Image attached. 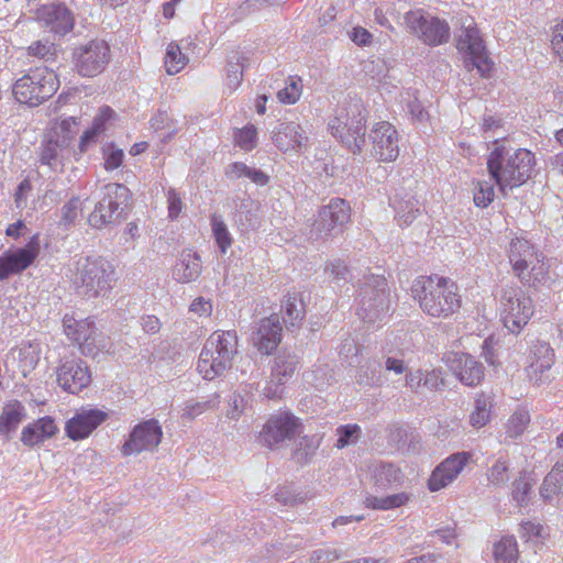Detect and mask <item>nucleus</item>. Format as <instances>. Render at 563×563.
Listing matches in <instances>:
<instances>
[{
  "label": "nucleus",
  "instance_id": "nucleus-43",
  "mask_svg": "<svg viewBox=\"0 0 563 563\" xmlns=\"http://www.w3.org/2000/svg\"><path fill=\"white\" fill-rule=\"evenodd\" d=\"M211 230L221 253L225 254L233 240L223 219L216 213L211 216Z\"/></svg>",
  "mask_w": 563,
  "mask_h": 563
},
{
  "label": "nucleus",
  "instance_id": "nucleus-62",
  "mask_svg": "<svg viewBox=\"0 0 563 563\" xmlns=\"http://www.w3.org/2000/svg\"><path fill=\"white\" fill-rule=\"evenodd\" d=\"M166 197L168 203V217L170 219H176L183 209L181 198L174 188L168 189Z\"/></svg>",
  "mask_w": 563,
  "mask_h": 563
},
{
  "label": "nucleus",
  "instance_id": "nucleus-24",
  "mask_svg": "<svg viewBox=\"0 0 563 563\" xmlns=\"http://www.w3.org/2000/svg\"><path fill=\"white\" fill-rule=\"evenodd\" d=\"M107 419V413L99 409L81 408L66 423L65 431L71 440L87 438Z\"/></svg>",
  "mask_w": 563,
  "mask_h": 563
},
{
  "label": "nucleus",
  "instance_id": "nucleus-6",
  "mask_svg": "<svg viewBox=\"0 0 563 563\" xmlns=\"http://www.w3.org/2000/svg\"><path fill=\"white\" fill-rule=\"evenodd\" d=\"M365 109L358 100H352L336 110L329 123L331 134L339 139L353 154L365 144Z\"/></svg>",
  "mask_w": 563,
  "mask_h": 563
},
{
  "label": "nucleus",
  "instance_id": "nucleus-64",
  "mask_svg": "<svg viewBox=\"0 0 563 563\" xmlns=\"http://www.w3.org/2000/svg\"><path fill=\"white\" fill-rule=\"evenodd\" d=\"M551 45L554 54L563 62V20L553 29Z\"/></svg>",
  "mask_w": 563,
  "mask_h": 563
},
{
  "label": "nucleus",
  "instance_id": "nucleus-8",
  "mask_svg": "<svg viewBox=\"0 0 563 563\" xmlns=\"http://www.w3.org/2000/svg\"><path fill=\"white\" fill-rule=\"evenodd\" d=\"M57 75L47 67H36L19 78L12 92L20 103L36 107L51 98L58 89Z\"/></svg>",
  "mask_w": 563,
  "mask_h": 563
},
{
  "label": "nucleus",
  "instance_id": "nucleus-56",
  "mask_svg": "<svg viewBox=\"0 0 563 563\" xmlns=\"http://www.w3.org/2000/svg\"><path fill=\"white\" fill-rule=\"evenodd\" d=\"M60 223L64 225L73 224L81 212V201L78 197L71 198L62 207Z\"/></svg>",
  "mask_w": 563,
  "mask_h": 563
},
{
  "label": "nucleus",
  "instance_id": "nucleus-61",
  "mask_svg": "<svg viewBox=\"0 0 563 563\" xmlns=\"http://www.w3.org/2000/svg\"><path fill=\"white\" fill-rule=\"evenodd\" d=\"M214 406L213 401H188L184 408L183 417L188 419H195L197 416L201 415L208 409H211Z\"/></svg>",
  "mask_w": 563,
  "mask_h": 563
},
{
  "label": "nucleus",
  "instance_id": "nucleus-55",
  "mask_svg": "<svg viewBox=\"0 0 563 563\" xmlns=\"http://www.w3.org/2000/svg\"><path fill=\"white\" fill-rule=\"evenodd\" d=\"M494 186L489 181H478L474 190V203L485 208L494 200Z\"/></svg>",
  "mask_w": 563,
  "mask_h": 563
},
{
  "label": "nucleus",
  "instance_id": "nucleus-5",
  "mask_svg": "<svg viewBox=\"0 0 563 563\" xmlns=\"http://www.w3.org/2000/svg\"><path fill=\"white\" fill-rule=\"evenodd\" d=\"M356 313L366 323L383 321L390 309L387 280L384 276L371 274L358 286Z\"/></svg>",
  "mask_w": 563,
  "mask_h": 563
},
{
  "label": "nucleus",
  "instance_id": "nucleus-59",
  "mask_svg": "<svg viewBox=\"0 0 563 563\" xmlns=\"http://www.w3.org/2000/svg\"><path fill=\"white\" fill-rule=\"evenodd\" d=\"M29 55L51 59L56 52L55 45L49 42L37 41L27 47Z\"/></svg>",
  "mask_w": 563,
  "mask_h": 563
},
{
  "label": "nucleus",
  "instance_id": "nucleus-31",
  "mask_svg": "<svg viewBox=\"0 0 563 563\" xmlns=\"http://www.w3.org/2000/svg\"><path fill=\"white\" fill-rule=\"evenodd\" d=\"M369 472L375 486L382 489L400 484L404 477L401 470L389 462L374 463Z\"/></svg>",
  "mask_w": 563,
  "mask_h": 563
},
{
  "label": "nucleus",
  "instance_id": "nucleus-36",
  "mask_svg": "<svg viewBox=\"0 0 563 563\" xmlns=\"http://www.w3.org/2000/svg\"><path fill=\"white\" fill-rule=\"evenodd\" d=\"M284 322L289 325H297L305 316L303 301L296 294L288 295L282 306Z\"/></svg>",
  "mask_w": 563,
  "mask_h": 563
},
{
  "label": "nucleus",
  "instance_id": "nucleus-21",
  "mask_svg": "<svg viewBox=\"0 0 563 563\" xmlns=\"http://www.w3.org/2000/svg\"><path fill=\"white\" fill-rule=\"evenodd\" d=\"M471 460V453L457 452L446 457L432 472L428 479V488L438 492L451 484L463 471Z\"/></svg>",
  "mask_w": 563,
  "mask_h": 563
},
{
  "label": "nucleus",
  "instance_id": "nucleus-35",
  "mask_svg": "<svg viewBox=\"0 0 563 563\" xmlns=\"http://www.w3.org/2000/svg\"><path fill=\"white\" fill-rule=\"evenodd\" d=\"M563 494V463H556L543 479L540 488L541 497L550 501L554 496Z\"/></svg>",
  "mask_w": 563,
  "mask_h": 563
},
{
  "label": "nucleus",
  "instance_id": "nucleus-9",
  "mask_svg": "<svg viewBox=\"0 0 563 563\" xmlns=\"http://www.w3.org/2000/svg\"><path fill=\"white\" fill-rule=\"evenodd\" d=\"M456 25V48L464 53L466 66L471 69L476 68L481 76H487L492 69L493 63L489 59L484 41L476 27L472 16L461 15Z\"/></svg>",
  "mask_w": 563,
  "mask_h": 563
},
{
  "label": "nucleus",
  "instance_id": "nucleus-27",
  "mask_svg": "<svg viewBox=\"0 0 563 563\" xmlns=\"http://www.w3.org/2000/svg\"><path fill=\"white\" fill-rule=\"evenodd\" d=\"M69 155V145L65 140H58L48 135L41 146L40 162L54 172H62Z\"/></svg>",
  "mask_w": 563,
  "mask_h": 563
},
{
  "label": "nucleus",
  "instance_id": "nucleus-38",
  "mask_svg": "<svg viewBox=\"0 0 563 563\" xmlns=\"http://www.w3.org/2000/svg\"><path fill=\"white\" fill-rule=\"evenodd\" d=\"M495 563H517L518 548L514 537H503L494 545Z\"/></svg>",
  "mask_w": 563,
  "mask_h": 563
},
{
  "label": "nucleus",
  "instance_id": "nucleus-29",
  "mask_svg": "<svg viewBox=\"0 0 563 563\" xmlns=\"http://www.w3.org/2000/svg\"><path fill=\"white\" fill-rule=\"evenodd\" d=\"M537 255L534 246L526 239L515 238L509 243L508 257L517 276H522Z\"/></svg>",
  "mask_w": 563,
  "mask_h": 563
},
{
  "label": "nucleus",
  "instance_id": "nucleus-47",
  "mask_svg": "<svg viewBox=\"0 0 563 563\" xmlns=\"http://www.w3.org/2000/svg\"><path fill=\"white\" fill-rule=\"evenodd\" d=\"M75 117L63 119L60 122L54 124L48 135L58 140H65L67 144L70 145L77 133Z\"/></svg>",
  "mask_w": 563,
  "mask_h": 563
},
{
  "label": "nucleus",
  "instance_id": "nucleus-10",
  "mask_svg": "<svg viewBox=\"0 0 563 563\" xmlns=\"http://www.w3.org/2000/svg\"><path fill=\"white\" fill-rule=\"evenodd\" d=\"M407 30L430 46L441 45L450 38V26L445 20L412 10L405 14Z\"/></svg>",
  "mask_w": 563,
  "mask_h": 563
},
{
  "label": "nucleus",
  "instance_id": "nucleus-20",
  "mask_svg": "<svg viewBox=\"0 0 563 563\" xmlns=\"http://www.w3.org/2000/svg\"><path fill=\"white\" fill-rule=\"evenodd\" d=\"M36 20L43 27L58 35H65L74 27V16L63 3L41 5L36 10Z\"/></svg>",
  "mask_w": 563,
  "mask_h": 563
},
{
  "label": "nucleus",
  "instance_id": "nucleus-58",
  "mask_svg": "<svg viewBox=\"0 0 563 563\" xmlns=\"http://www.w3.org/2000/svg\"><path fill=\"white\" fill-rule=\"evenodd\" d=\"M520 538L528 541H534L544 538V528L540 523L526 521L520 525Z\"/></svg>",
  "mask_w": 563,
  "mask_h": 563
},
{
  "label": "nucleus",
  "instance_id": "nucleus-42",
  "mask_svg": "<svg viewBox=\"0 0 563 563\" xmlns=\"http://www.w3.org/2000/svg\"><path fill=\"white\" fill-rule=\"evenodd\" d=\"M321 435L312 434L301 437L298 441L295 457L298 462L307 463L316 454L321 443Z\"/></svg>",
  "mask_w": 563,
  "mask_h": 563
},
{
  "label": "nucleus",
  "instance_id": "nucleus-37",
  "mask_svg": "<svg viewBox=\"0 0 563 563\" xmlns=\"http://www.w3.org/2000/svg\"><path fill=\"white\" fill-rule=\"evenodd\" d=\"M393 206L401 225H409L420 213V205L413 197L407 199H395Z\"/></svg>",
  "mask_w": 563,
  "mask_h": 563
},
{
  "label": "nucleus",
  "instance_id": "nucleus-40",
  "mask_svg": "<svg viewBox=\"0 0 563 563\" xmlns=\"http://www.w3.org/2000/svg\"><path fill=\"white\" fill-rule=\"evenodd\" d=\"M518 277L522 283L538 287L548 283L549 272L543 261L539 258V255H537V260L529 265V268L522 273V276Z\"/></svg>",
  "mask_w": 563,
  "mask_h": 563
},
{
  "label": "nucleus",
  "instance_id": "nucleus-39",
  "mask_svg": "<svg viewBox=\"0 0 563 563\" xmlns=\"http://www.w3.org/2000/svg\"><path fill=\"white\" fill-rule=\"evenodd\" d=\"M343 224H334L331 220L324 221L318 216L310 228L309 239L318 241L335 238L343 232Z\"/></svg>",
  "mask_w": 563,
  "mask_h": 563
},
{
  "label": "nucleus",
  "instance_id": "nucleus-13",
  "mask_svg": "<svg viewBox=\"0 0 563 563\" xmlns=\"http://www.w3.org/2000/svg\"><path fill=\"white\" fill-rule=\"evenodd\" d=\"M162 427L155 419L146 420L134 427L129 439L122 445V454L133 455L142 452H153L161 443Z\"/></svg>",
  "mask_w": 563,
  "mask_h": 563
},
{
  "label": "nucleus",
  "instance_id": "nucleus-22",
  "mask_svg": "<svg viewBox=\"0 0 563 563\" xmlns=\"http://www.w3.org/2000/svg\"><path fill=\"white\" fill-rule=\"evenodd\" d=\"M38 253L40 242L37 236H33L25 247L18 249L1 256L0 280L26 269L34 262Z\"/></svg>",
  "mask_w": 563,
  "mask_h": 563
},
{
  "label": "nucleus",
  "instance_id": "nucleus-57",
  "mask_svg": "<svg viewBox=\"0 0 563 563\" xmlns=\"http://www.w3.org/2000/svg\"><path fill=\"white\" fill-rule=\"evenodd\" d=\"M123 157V151L115 147L113 144H108L103 147L104 168L107 170H114L120 167Z\"/></svg>",
  "mask_w": 563,
  "mask_h": 563
},
{
  "label": "nucleus",
  "instance_id": "nucleus-34",
  "mask_svg": "<svg viewBox=\"0 0 563 563\" xmlns=\"http://www.w3.org/2000/svg\"><path fill=\"white\" fill-rule=\"evenodd\" d=\"M297 357L295 355H278L272 367V383L285 385L295 374L297 368Z\"/></svg>",
  "mask_w": 563,
  "mask_h": 563
},
{
  "label": "nucleus",
  "instance_id": "nucleus-11",
  "mask_svg": "<svg viewBox=\"0 0 563 563\" xmlns=\"http://www.w3.org/2000/svg\"><path fill=\"white\" fill-rule=\"evenodd\" d=\"M500 305L504 325L512 333L519 332L533 314L531 298L518 287L505 288Z\"/></svg>",
  "mask_w": 563,
  "mask_h": 563
},
{
  "label": "nucleus",
  "instance_id": "nucleus-14",
  "mask_svg": "<svg viewBox=\"0 0 563 563\" xmlns=\"http://www.w3.org/2000/svg\"><path fill=\"white\" fill-rule=\"evenodd\" d=\"M300 428L299 420L289 412H280L272 416L261 431V440L264 445L273 449L291 440Z\"/></svg>",
  "mask_w": 563,
  "mask_h": 563
},
{
  "label": "nucleus",
  "instance_id": "nucleus-54",
  "mask_svg": "<svg viewBox=\"0 0 563 563\" xmlns=\"http://www.w3.org/2000/svg\"><path fill=\"white\" fill-rule=\"evenodd\" d=\"M356 382L363 386L378 385L379 376L377 375L376 363L368 361L360 366L356 374Z\"/></svg>",
  "mask_w": 563,
  "mask_h": 563
},
{
  "label": "nucleus",
  "instance_id": "nucleus-2",
  "mask_svg": "<svg viewBox=\"0 0 563 563\" xmlns=\"http://www.w3.org/2000/svg\"><path fill=\"white\" fill-rule=\"evenodd\" d=\"M411 294L422 311L434 318H448L461 308L457 287L443 277L419 276L411 285Z\"/></svg>",
  "mask_w": 563,
  "mask_h": 563
},
{
  "label": "nucleus",
  "instance_id": "nucleus-7",
  "mask_svg": "<svg viewBox=\"0 0 563 563\" xmlns=\"http://www.w3.org/2000/svg\"><path fill=\"white\" fill-rule=\"evenodd\" d=\"M131 198L130 189L122 184L111 183L100 188L99 200L89 214V224L96 229L119 223L125 218Z\"/></svg>",
  "mask_w": 563,
  "mask_h": 563
},
{
  "label": "nucleus",
  "instance_id": "nucleus-32",
  "mask_svg": "<svg viewBox=\"0 0 563 563\" xmlns=\"http://www.w3.org/2000/svg\"><path fill=\"white\" fill-rule=\"evenodd\" d=\"M318 216L324 221L345 225L350 221L351 208L344 199L333 198L319 210Z\"/></svg>",
  "mask_w": 563,
  "mask_h": 563
},
{
  "label": "nucleus",
  "instance_id": "nucleus-60",
  "mask_svg": "<svg viewBox=\"0 0 563 563\" xmlns=\"http://www.w3.org/2000/svg\"><path fill=\"white\" fill-rule=\"evenodd\" d=\"M341 558V553L336 549L322 548L314 550L310 555L312 563H330Z\"/></svg>",
  "mask_w": 563,
  "mask_h": 563
},
{
  "label": "nucleus",
  "instance_id": "nucleus-44",
  "mask_svg": "<svg viewBox=\"0 0 563 563\" xmlns=\"http://www.w3.org/2000/svg\"><path fill=\"white\" fill-rule=\"evenodd\" d=\"M486 478L489 487L501 488L504 487L509 476V465L507 461L498 459L486 472Z\"/></svg>",
  "mask_w": 563,
  "mask_h": 563
},
{
  "label": "nucleus",
  "instance_id": "nucleus-26",
  "mask_svg": "<svg viewBox=\"0 0 563 563\" xmlns=\"http://www.w3.org/2000/svg\"><path fill=\"white\" fill-rule=\"evenodd\" d=\"M202 271V261L200 255L192 250H183L173 266V278L181 284L196 282Z\"/></svg>",
  "mask_w": 563,
  "mask_h": 563
},
{
  "label": "nucleus",
  "instance_id": "nucleus-18",
  "mask_svg": "<svg viewBox=\"0 0 563 563\" xmlns=\"http://www.w3.org/2000/svg\"><path fill=\"white\" fill-rule=\"evenodd\" d=\"M58 385L70 394H78L91 380L86 363L79 358L66 360L57 368Z\"/></svg>",
  "mask_w": 563,
  "mask_h": 563
},
{
  "label": "nucleus",
  "instance_id": "nucleus-19",
  "mask_svg": "<svg viewBox=\"0 0 563 563\" xmlns=\"http://www.w3.org/2000/svg\"><path fill=\"white\" fill-rule=\"evenodd\" d=\"M65 334L74 342L79 344L80 351L87 356H96L97 352L104 345L96 346V331L92 322L87 319L76 320L73 317L65 316L63 319Z\"/></svg>",
  "mask_w": 563,
  "mask_h": 563
},
{
  "label": "nucleus",
  "instance_id": "nucleus-46",
  "mask_svg": "<svg viewBox=\"0 0 563 563\" xmlns=\"http://www.w3.org/2000/svg\"><path fill=\"white\" fill-rule=\"evenodd\" d=\"M188 63V58L181 53L177 43H169L166 49L165 67L169 75L179 73Z\"/></svg>",
  "mask_w": 563,
  "mask_h": 563
},
{
  "label": "nucleus",
  "instance_id": "nucleus-23",
  "mask_svg": "<svg viewBox=\"0 0 563 563\" xmlns=\"http://www.w3.org/2000/svg\"><path fill=\"white\" fill-rule=\"evenodd\" d=\"M446 364L465 386H477L484 378L483 364L470 354L452 353L448 355Z\"/></svg>",
  "mask_w": 563,
  "mask_h": 563
},
{
  "label": "nucleus",
  "instance_id": "nucleus-15",
  "mask_svg": "<svg viewBox=\"0 0 563 563\" xmlns=\"http://www.w3.org/2000/svg\"><path fill=\"white\" fill-rule=\"evenodd\" d=\"M372 155L382 162L395 161L399 155L398 133L386 121L376 123L369 132Z\"/></svg>",
  "mask_w": 563,
  "mask_h": 563
},
{
  "label": "nucleus",
  "instance_id": "nucleus-41",
  "mask_svg": "<svg viewBox=\"0 0 563 563\" xmlns=\"http://www.w3.org/2000/svg\"><path fill=\"white\" fill-rule=\"evenodd\" d=\"M493 407L492 398L488 395L481 394L475 399L474 410L471 413L470 422L475 428L484 427L490 418Z\"/></svg>",
  "mask_w": 563,
  "mask_h": 563
},
{
  "label": "nucleus",
  "instance_id": "nucleus-48",
  "mask_svg": "<svg viewBox=\"0 0 563 563\" xmlns=\"http://www.w3.org/2000/svg\"><path fill=\"white\" fill-rule=\"evenodd\" d=\"M530 421L528 411H516L506 423V433L509 438H518L526 430Z\"/></svg>",
  "mask_w": 563,
  "mask_h": 563
},
{
  "label": "nucleus",
  "instance_id": "nucleus-16",
  "mask_svg": "<svg viewBox=\"0 0 563 563\" xmlns=\"http://www.w3.org/2000/svg\"><path fill=\"white\" fill-rule=\"evenodd\" d=\"M282 324L277 314L261 319L251 333L252 345L263 355L272 354L282 341Z\"/></svg>",
  "mask_w": 563,
  "mask_h": 563
},
{
  "label": "nucleus",
  "instance_id": "nucleus-25",
  "mask_svg": "<svg viewBox=\"0 0 563 563\" xmlns=\"http://www.w3.org/2000/svg\"><path fill=\"white\" fill-rule=\"evenodd\" d=\"M307 130L295 121L283 122L274 133V143L283 152L299 151L308 144Z\"/></svg>",
  "mask_w": 563,
  "mask_h": 563
},
{
  "label": "nucleus",
  "instance_id": "nucleus-33",
  "mask_svg": "<svg viewBox=\"0 0 563 563\" xmlns=\"http://www.w3.org/2000/svg\"><path fill=\"white\" fill-rule=\"evenodd\" d=\"M246 62L247 58L240 52H234L228 57L225 86L230 91H234L241 85Z\"/></svg>",
  "mask_w": 563,
  "mask_h": 563
},
{
  "label": "nucleus",
  "instance_id": "nucleus-52",
  "mask_svg": "<svg viewBox=\"0 0 563 563\" xmlns=\"http://www.w3.org/2000/svg\"><path fill=\"white\" fill-rule=\"evenodd\" d=\"M235 144L244 151H251L257 145V131L254 125H246L234 134Z\"/></svg>",
  "mask_w": 563,
  "mask_h": 563
},
{
  "label": "nucleus",
  "instance_id": "nucleus-45",
  "mask_svg": "<svg viewBox=\"0 0 563 563\" xmlns=\"http://www.w3.org/2000/svg\"><path fill=\"white\" fill-rule=\"evenodd\" d=\"M230 174L235 178L245 177L258 186H264L268 183V176L257 168H252L244 163H234L230 166Z\"/></svg>",
  "mask_w": 563,
  "mask_h": 563
},
{
  "label": "nucleus",
  "instance_id": "nucleus-1",
  "mask_svg": "<svg viewBox=\"0 0 563 563\" xmlns=\"http://www.w3.org/2000/svg\"><path fill=\"white\" fill-rule=\"evenodd\" d=\"M534 155L527 148L496 145L487 158V169L501 191L525 184L532 175Z\"/></svg>",
  "mask_w": 563,
  "mask_h": 563
},
{
  "label": "nucleus",
  "instance_id": "nucleus-17",
  "mask_svg": "<svg viewBox=\"0 0 563 563\" xmlns=\"http://www.w3.org/2000/svg\"><path fill=\"white\" fill-rule=\"evenodd\" d=\"M554 351L544 341L534 342L527 356L526 372L530 382L538 385L548 378V372L554 364Z\"/></svg>",
  "mask_w": 563,
  "mask_h": 563
},
{
  "label": "nucleus",
  "instance_id": "nucleus-63",
  "mask_svg": "<svg viewBox=\"0 0 563 563\" xmlns=\"http://www.w3.org/2000/svg\"><path fill=\"white\" fill-rule=\"evenodd\" d=\"M31 190H32V185L29 179H23L19 184V186L15 190V194H14V202H15V207L18 209H23L26 207L27 198L30 196Z\"/></svg>",
  "mask_w": 563,
  "mask_h": 563
},
{
  "label": "nucleus",
  "instance_id": "nucleus-28",
  "mask_svg": "<svg viewBox=\"0 0 563 563\" xmlns=\"http://www.w3.org/2000/svg\"><path fill=\"white\" fill-rule=\"evenodd\" d=\"M57 431L58 428L54 419L45 416L25 426L20 440L24 445L33 448L54 437Z\"/></svg>",
  "mask_w": 563,
  "mask_h": 563
},
{
  "label": "nucleus",
  "instance_id": "nucleus-53",
  "mask_svg": "<svg viewBox=\"0 0 563 563\" xmlns=\"http://www.w3.org/2000/svg\"><path fill=\"white\" fill-rule=\"evenodd\" d=\"M324 273L329 278L335 283L347 282L350 278V271L341 260H333L325 264Z\"/></svg>",
  "mask_w": 563,
  "mask_h": 563
},
{
  "label": "nucleus",
  "instance_id": "nucleus-49",
  "mask_svg": "<svg viewBox=\"0 0 563 563\" xmlns=\"http://www.w3.org/2000/svg\"><path fill=\"white\" fill-rule=\"evenodd\" d=\"M302 84L300 78L289 77L285 88L280 89L277 97L280 102L294 104L301 96Z\"/></svg>",
  "mask_w": 563,
  "mask_h": 563
},
{
  "label": "nucleus",
  "instance_id": "nucleus-50",
  "mask_svg": "<svg viewBox=\"0 0 563 563\" xmlns=\"http://www.w3.org/2000/svg\"><path fill=\"white\" fill-rule=\"evenodd\" d=\"M361 434V428L357 424L340 426L336 429L338 440L334 446L339 450L344 449L357 442Z\"/></svg>",
  "mask_w": 563,
  "mask_h": 563
},
{
  "label": "nucleus",
  "instance_id": "nucleus-4",
  "mask_svg": "<svg viewBox=\"0 0 563 563\" xmlns=\"http://www.w3.org/2000/svg\"><path fill=\"white\" fill-rule=\"evenodd\" d=\"M236 354V332L218 330L207 339L199 355L197 371L205 379L212 380L231 368Z\"/></svg>",
  "mask_w": 563,
  "mask_h": 563
},
{
  "label": "nucleus",
  "instance_id": "nucleus-30",
  "mask_svg": "<svg viewBox=\"0 0 563 563\" xmlns=\"http://www.w3.org/2000/svg\"><path fill=\"white\" fill-rule=\"evenodd\" d=\"M26 417V409L19 400H10L0 413V435L10 440Z\"/></svg>",
  "mask_w": 563,
  "mask_h": 563
},
{
  "label": "nucleus",
  "instance_id": "nucleus-12",
  "mask_svg": "<svg viewBox=\"0 0 563 563\" xmlns=\"http://www.w3.org/2000/svg\"><path fill=\"white\" fill-rule=\"evenodd\" d=\"M110 46L103 40H91L78 45L73 51L76 71L82 77L101 74L110 62Z\"/></svg>",
  "mask_w": 563,
  "mask_h": 563
},
{
  "label": "nucleus",
  "instance_id": "nucleus-51",
  "mask_svg": "<svg viewBox=\"0 0 563 563\" xmlns=\"http://www.w3.org/2000/svg\"><path fill=\"white\" fill-rule=\"evenodd\" d=\"M532 484L525 475L519 476L512 483L511 495L518 506L523 507L529 501Z\"/></svg>",
  "mask_w": 563,
  "mask_h": 563
},
{
  "label": "nucleus",
  "instance_id": "nucleus-3",
  "mask_svg": "<svg viewBox=\"0 0 563 563\" xmlns=\"http://www.w3.org/2000/svg\"><path fill=\"white\" fill-rule=\"evenodd\" d=\"M69 269L76 292L85 298L106 296L115 282L113 264L102 256L79 257Z\"/></svg>",
  "mask_w": 563,
  "mask_h": 563
}]
</instances>
